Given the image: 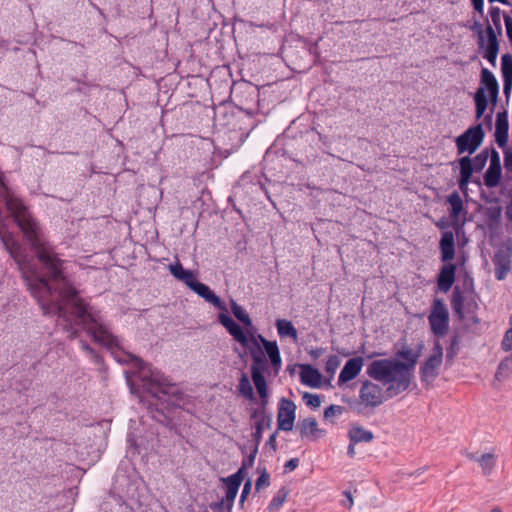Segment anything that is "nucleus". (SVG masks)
Segmentation results:
<instances>
[{
	"label": "nucleus",
	"instance_id": "obj_11",
	"mask_svg": "<svg viewBox=\"0 0 512 512\" xmlns=\"http://www.w3.org/2000/svg\"><path fill=\"white\" fill-rule=\"evenodd\" d=\"M502 176L500 155L495 149H491L490 164L484 174V184L488 188H495L500 184Z\"/></svg>",
	"mask_w": 512,
	"mask_h": 512
},
{
	"label": "nucleus",
	"instance_id": "obj_54",
	"mask_svg": "<svg viewBox=\"0 0 512 512\" xmlns=\"http://www.w3.org/2000/svg\"><path fill=\"white\" fill-rule=\"evenodd\" d=\"M355 445H356V444H352V442L350 441L349 446H348V450H347V454H348L350 457H354V456H355V454H356V451H355Z\"/></svg>",
	"mask_w": 512,
	"mask_h": 512
},
{
	"label": "nucleus",
	"instance_id": "obj_46",
	"mask_svg": "<svg viewBox=\"0 0 512 512\" xmlns=\"http://www.w3.org/2000/svg\"><path fill=\"white\" fill-rule=\"evenodd\" d=\"M251 488H252V482H251V480H247L244 484V487H243V490L241 493V497H240L241 502H244L246 497L249 495Z\"/></svg>",
	"mask_w": 512,
	"mask_h": 512
},
{
	"label": "nucleus",
	"instance_id": "obj_27",
	"mask_svg": "<svg viewBox=\"0 0 512 512\" xmlns=\"http://www.w3.org/2000/svg\"><path fill=\"white\" fill-rule=\"evenodd\" d=\"M170 273L178 280L184 282L188 287L195 278L192 271L185 270L180 262H176L169 265Z\"/></svg>",
	"mask_w": 512,
	"mask_h": 512
},
{
	"label": "nucleus",
	"instance_id": "obj_14",
	"mask_svg": "<svg viewBox=\"0 0 512 512\" xmlns=\"http://www.w3.org/2000/svg\"><path fill=\"white\" fill-rule=\"evenodd\" d=\"M222 481L224 482L226 488L225 502L228 508H231L238 493V489L243 481L242 470H239L235 474L222 479ZM222 503L224 504V500Z\"/></svg>",
	"mask_w": 512,
	"mask_h": 512
},
{
	"label": "nucleus",
	"instance_id": "obj_38",
	"mask_svg": "<svg viewBox=\"0 0 512 512\" xmlns=\"http://www.w3.org/2000/svg\"><path fill=\"white\" fill-rule=\"evenodd\" d=\"M340 363H341V360L338 356L331 355L326 362L325 371L328 374H330L331 376H333L335 374L336 370L338 369V367L340 366Z\"/></svg>",
	"mask_w": 512,
	"mask_h": 512
},
{
	"label": "nucleus",
	"instance_id": "obj_21",
	"mask_svg": "<svg viewBox=\"0 0 512 512\" xmlns=\"http://www.w3.org/2000/svg\"><path fill=\"white\" fill-rule=\"evenodd\" d=\"M422 348H423V344L421 343V344H419L417 351H413L409 347H403L397 353V355L400 358L406 360V362H404V364L407 368L410 369V372H412L413 374H414V370H415L416 364L418 362V359L421 355Z\"/></svg>",
	"mask_w": 512,
	"mask_h": 512
},
{
	"label": "nucleus",
	"instance_id": "obj_40",
	"mask_svg": "<svg viewBox=\"0 0 512 512\" xmlns=\"http://www.w3.org/2000/svg\"><path fill=\"white\" fill-rule=\"evenodd\" d=\"M509 324H510V328L506 331V333L503 337V340L501 342V347L505 351L512 350V313L509 318Z\"/></svg>",
	"mask_w": 512,
	"mask_h": 512
},
{
	"label": "nucleus",
	"instance_id": "obj_31",
	"mask_svg": "<svg viewBox=\"0 0 512 512\" xmlns=\"http://www.w3.org/2000/svg\"><path fill=\"white\" fill-rule=\"evenodd\" d=\"M231 310L234 316L245 325L246 329H250V331L254 329L252 326L251 318L240 305L233 301Z\"/></svg>",
	"mask_w": 512,
	"mask_h": 512
},
{
	"label": "nucleus",
	"instance_id": "obj_5",
	"mask_svg": "<svg viewBox=\"0 0 512 512\" xmlns=\"http://www.w3.org/2000/svg\"><path fill=\"white\" fill-rule=\"evenodd\" d=\"M452 308L461 319L473 318L478 309L476 296L467 290L460 291L455 287L451 300Z\"/></svg>",
	"mask_w": 512,
	"mask_h": 512
},
{
	"label": "nucleus",
	"instance_id": "obj_32",
	"mask_svg": "<svg viewBox=\"0 0 512 512\" xmlns=\"http://www.w3.org/2000/svg\"><path fill=\"white\" fill-rule=\"evenodd\" d=\"M448 203L451 206V216L457 218L463 209V202L460 195L457 192L452 193L448 197Z\"/></svg>",
	"mask_w": 512,
	"mask_h": 512
},
{
	"label": "nucleus",
	"instance_id": "obj_7",
	"mask_svg": "<svg viewBox=\"0 0 512 512\" xmlns=\"http://www.w3.org/2000/svg\"><path fill=\"white\" fill-rule=\"evenodd\" d=\"M484 140V130L481 124L468 128L463 134L456 138V147L458 154L465 152L472 154L482 144Z\"/></svg>",
	"mask_w": 512,
	"mask_h": 512
},
{
	"label": "nucleus",
	"instance_id": "obj_6",
	"mask_svg": "<svg viewBox=\"0 0 512 512\" xmlns=\"http://www.w3.org/2000/svg\"><path fill=\"white\" fill-rule=\"evenodd\" d=\"M389 398L388 392H386L384 387L370 380H365L359 390L360 403L365 407H378Z\"/></svg>",
	"mask_w": 512,
	"mask_h": 512
},
{
	"label": "nucleus",
	"instance_id": "obj_49",
	"mask_svg": "<svg viewBox=\"0 0 512 512\" xmlns=\"http://www.w3.org/2000/svg\"><path fill=\"white\" fill-rule=\"evenodd\" d=\"M512 91V79H503V92L508 97Z\"/></svg>",
	"mask_w": 512,
	"mask_h": 512
},
{
	"label": "nucleus",
	"instance_id": "obj_3",
	"mask_svg": "<svg viewBox=\"0 0 512 512\" xmlns=\"http://www.w3.org/2000/svg\"><path fill=\"white\" fill-rule=\"evenodd\" d=\"M255 338H257L256 343L258 345V348H256L252 344H250V347H247V349H249L251 357L253 359L252 365H257L258 367H261V368L264 367V356H263L262 348H261V344H262L272 365L277 369L280 368L282 361H281L277 343L275 341L266 340L260 334L255 335Z\"/></svg>",
	"mask_w": 512,
	"mask_h": 512
},
{
	"label": "nucleus",
	"instance_id": "obj_24",
	"mask_svg": "<svg viewBox=\"0 0 512 512\" xmlns=\"http://www.w3.org/2000/svg\"><path fill=\"white\" fill-rule=\"evenodd\" d=\"M487 36H488V46L485 52V59H487L491 64H495L496 58L498 55V42L497 36L494 29L491 26L487 27Z\"/></svg>",
	"mask_w": 512,
	"mask_h": 512
},
{
	"label": "nucleus",
	"instance_id": "obj_47",
	"mask_svg": "<svg viewBox=\"0 0 512 512\" xmlns=\"http://www.w3.org/2000/svg\"><path fill=\"white\" fill-rule=\"evenodd\" d=\"M504 166L508 171L512 172V152L511 151H505Z\"/></svg>",
	"mask_w": 512,
	"mask_h": 512
},
{
	"label": "nucleus",
	"instance_id": "obj_56",
	"mask_svg": "<svg viewBox=\"0 0 512 512\" xmlns=\"http://www.w3.org/2000/svg\"><path fill=\"white\" fill-rule=\"evenodd\" d=\"M274 450L276 449V435L272 434L267 442Z\"/></svg>",
	"mask_w": 512,
	"mask_h": 512
},
{
	"label": "nucleus",
	"instance_id": "obj_57",
	"mask_svg": "<svg viewBox=\"0 0 512 512\" xmlns=\"http://www.w3.org/2000/svg\"><path fill=\"white\" fill-rule=\"evenodd\" d=\"M490 512H503L500 508L495 507Z\"/></svg>",
	"mask_w": 512,
	"mask_h": 512
},
{
	"label": "nucleus",
	"instance_id": "obj_19",
	"mask_svg": "<svg viewBox=\"0 0 512 512\" xmlns=\"http://www.w3.org/2000/svg\"><path fill=\"white\" fill-rule=\"evenodd\" d=\"M441 259L443 262L451 261L455 256V240L454 235L450 231L442 234L440 240Z\"/></svg>",
	"mask_w": 512,
	"mask_h": 512
},
{
	"label": "nucleus",
	"instance_id": "obj_8",
	"mask_svg": "<svg viewBox=\"0 0 512 512\" xmlns=\"http://www.w3.org/2000/svg\"><path fill=\"white\" fill-rule=\"evenodd\" d=\"M432 332L437 336H444L449 325V313L441 299L433 301L431 313L428 317Z\"/></svg>",
	"mask_w": 512,
	"mask_h": 512
},
{
	"label": "nucleus",
	"instance_id": "obj_35",
	"mask_svg": "<svg viewBox=\"0 0 512 512\" xmlns=\"http://www.w3.org/2000/svg\"><path fill=\"white\" fill-rule=\"evenodd\" d=\"M258 471L260 472V475L255 483L256 492L260 491L261 489H265L270 485V475L267 470L265 468H258Z\"/></svg>",
	"mask_w": 512,
	"mask_h": 512
},
{
	"label": "nucleus",
	"instance_id": "obj_52",
	"mask_svg": "<svg viewBox=\"0 0 512 512\" xmlns=\"http://www.w3.org/2000/svg\"><path fill=\"white\" fill-rule=\"evenodd\" d=\"M474 6V9L478 11L480 14H483L484 8V0H471Z\"/></svg>",
	"mask_w": 512,
	"mask_h": 512
},
{
	"label": "nucleus",
	"instance_id": "obj_10",
	"mask_svg": "<svg viewBox=\"0 0 512 512\" xmlns=\"http://www.w3.org/2000/svg\"><path fill=\"white\" fill-rule=\"evenodd\" d=\"M443 362V348L439 341L434 342L431 355L420 367V373L423 381L434 380Z\"/></svg>",
	"mask_w": 512,
	"mask_h": 512
},
{
	"label": "nucleus",
	"instance_id": "obj_2",
	"mask_svg": "<svg viewBox=\"0 0 512 512\" xmlns=\"http://www.w3.org/2000/svg\"><path fill=\"white\" fill-rule=\"evenodd\" d=\"M366 373L383 385L389 397L408 390L414 377L404 362L392 358L374 360L367 367Z\"/></svg>",
	"mask_w": 512,
	"mask_h": 512
},
{
	"label": "nucleus",
	"instance_id": "obj_1",
	"mask_svg": "<svg viewBox=\"0 0 512 512\" xmlns=\"http://www.w3.org/2000/svg\"><path fill=\"white\" fill-rule=\"evenodd\" d=\"M0 240L16 262L44 314H56L68 337L80 326L119 363L135 362L143 389L152 397L177 404L179 387L163 373L128 353L99 310L86 304L65 275L64 261L44 239L41 228L23 201L6 186L0 174Z\"/></svg>",
	"mask_w": 512,
	"mask_h": 512
},
{
	"label": "nucleus",
	"instance_id": "obj_51",
	"mask_svg": "<svg viewBox=\"0 0 512 512\" xmlns=\"http://www.w3.org/2000/svg\"><path fill=\"white\" fill-rule=\"evenodd\" d=\"M324 352L325 350L323 348H311L310 350H308L309 355L313 359L319 358Z\"/></svg>",
	"mask_w": 512,
	"mask_h": 512
},
{
	"label": "nucleus",
	"instance_id": "obj_22",
	"mask_svg": "<svg viewBox=\"0 0 512 512\" xmlns=\"http://www.w3.org/2000/svg\"><path fill=\"white\" fill-rule=\"evenodd\" d=\"M261 367H258L257 365L251 366V376L252 380L255 384V387L257 389V392L262 399V403H265V400L267 398V386H266V380L263 376Z\"/></svg>",
	"mask_w": 512,
	"mask_h": 512
},
{
	"label": "nucleus",
	"instance_id": "obj_28",
	"mask_svg": "<svg viewBox=\"0 0 512 512\" xmlns=\"http://www.w3.org/2000/svg\"><path fill=\"white\" fill-rule=\"evenodd\" d=\"M298 429L300 430L301 437H308L315 439L317 436L318 424L315 418H305L298 423Z\"/></svg>",
	"mask_w": 512,
	"mask_h": 512
},
{
	"label": "nucleus",
	"instance_id": "obj_26",
	"mask_svg": "<svg viewBox=\"0 0 512 512\" xmlns=\"http://www.w3.org/2000/svg\"><path fill=\"white\" fill-rule=\"evenodd\" d=\"M348 437L352 444H358L361 442H371L374 438V435L371 431L366 430L363 427L354 426L349 430Z\"/></svg>",
	"mask_w": 512,
	"mask_h": 512
},
{
	"label": "nucleus",
	"instance_id": "obj_9",
	"mask_svg": "<svg viewBox=\"0 0 512 512\" xmlns=\"http://www.w3.org/2000/svg\"><path fill=\"white\" fill-rule=\"evenodd\" d=\"M218 319L219 322L233 336V338L243 347L247 348L250 347V344H252L258 348L256 343L257 338H255L253 331H250V329H246L244 331L230 316L225 313H220Z\"/></svg>",
	"mask_w": 512,
	"mask_h": 512
},
{
	"label": "nucleus",
	"instance_id": "obj_16",
	"mask_svg": "<svg viewBox=\"0 0 512 512\" xmlns=\"http://www.w3.org/2000/svg\"><path fill=\"white\" fill-rule=\"evenodd\" d=\"M456 266L452 263H446L442 266L437 279L438 289L447 293L455 281Z\"/></svg>",
	"mask_w": 512,
	"mask_h": 512
},
{
	"label": "nucleus",
	"instance_id": "obj_30",
	"mask_svg": "<svg viewBox=\"0 0 512 512\" xmlns=\"http://www.w3.org/2000/svg\"><path fill=\"white\" fill-rule=\"evenodd\" d=\"M474 99L476 103V117L479 119L486 111L488 105L485 89L483 87L478 88V90L475 93Z\"/></svg>",
	"mask_w": 512,
	"mask_h": 512
},
{
	"label": "nucleus",
	"instance_id": "obj_13",
	"mask_svg": "<svg viewBox=\"0 0 512 512\" xmlns=\"http://www.w3.org/2000/svg\"><path fill=\"white\" fill-rule=\"evenodd\" d=\"M363 365L364 359L362 357H354L349 359L340 372L338 385H342L355 379L361 372Z\"/></svg>",
	"mask_w": 512,
	"mask_h": 512
},
{
	"label": "nucleus",
	"instance_id": "obj_33",
	"mask_svg": "<svg viewBox=\"0 0 512 512\" xmlns=\"http://www.w3.org/2000/svg\"><path fill=\"white\" fill-rule=\"evenodd\" d=\"M238 389H239V392L247 399L252 400L254 398L253 387H252L250 380L246 374L241 375Z\"/></svg>",
	"mask_w": 512,
	"mask_h": 512
},
{
	"label": "nucleus",
	"instance_id": "obj_20",
	"mask_svg": "<svg viewBox=\"0 0 512 512\" xmlns=\"http://www.w3.org/2000/svg\"><path fill=\"white\" fill-rule=\"evenodd\" d=\"M480 87H483L485 89V91L488 90L491 98L494 101L496 100V98L498 96V92H499L498 82H497L495 76L493 75V73L490 70H488L487 68H483L481 71V86Z\"/></svg>",
	"mask_w": 512,
	"mask_h": 512
},
{
	"label": "nucleus",
	"instance_id": "obj_36",
	"mask_svg": "<svg viewBox=\"0 0 512 512\" xmlns=\"http://www.w3.org/2000/svg\"><path fill=\"white\" fill-rule=\"evenodd\" d=\"M495 137H496V142L500 147H504L506 145L507 137H508L507 125H505L502 128L500 120H498V122H497Z\"/></svg>",
	"mask_w": 512,
	"mask_h": 512
},
{
	"label": "nucleus",
	"instance_id": "obj_23",
	"mask_svg": "<svg viewBox=\"0 0 512 512\" xmlns=\"http://www.w3.org/2000/svg\"><path fill=\"white\" fill-rule=\"evenodd\" d=\"M275 326L280 338H290L294 343L298 341V333L291 321L277 319Z\"/></svg>",
	"mask_w": 512,
	"mask_h": 512
},
{
	"label": "nucleus",
	"instance_id": "obj_37",
	"mask_svg": "<svg viewBox=\"0 0 512 512\" xmlns=\"http://www.w3.org/2000/svg\"><path fill=\"white\" fill-rule=\"evenodd\" d=\"M302 398L306 405L311 408H318L321 405V398L318 394L304 392Z\"/></svg>",
	"mask_w": 512,
	"mask_h": 512
},
{
	"label": "nucleus",
	"instance_id": "obj_53",
	"mask_svg": "<svg viewBox=\"0 0 512 512\" xmlns=\"http://www.w3.org/2000/svg\"><path fill=\"white\" fill-rule=\"evenodd\" d=\"M344 495L346 496L347 501H344L343 505L348 507V508H351L353 506L352 494L349 491H345Z\"/></svg>",
	"mask_w": 512,
	"mask_h": 512
},
{
	"label": "nucleus",
	"instance_id": "obj_29",
	"mask_svg": "<svg viewBox=\"0 0 512 512\" xmlns=\"http://www.w3.org/2000/svg\"><path fill=\"white\" fill-rule=\"evenodd\" d=\"M510 376H512V356L506 357L500 362L495 374V379L501 381Z\"/></svg>",
	"mask_w": 512,
	"mask_h": 512
},
{
	"label": "nucleus",
	"instance_id": "obj_12",
	"mask_svg": "<svg viewBox=\"0 0 512 512\" xmlns=\"http://www.w3.org/2000/svg\"><path fill=\"white\" fill-rule=\"evenodd\" d=\"M296 406L294 402L288 399H282L278 410V428L283 431L293 429L295 420Z\"/></svg>",
	"mask_w": 512,
	"mask_h": 512
},
{
	"label": "nucleus",
	"instance_id": "obj_17",
	"mask_svg": "<svg viewBox=\"0 0 512 512\" xmlns=\"http://www.w3.org/2000/svg\"><path fill=\"white\" fill-rule=\"evenodd\" d=\"M466 456L471 461H475L479 464V466L482 470V474L484 476H489L494 471V468L496 466V458H497V456L495 455L494 452L484 453L480 456H478L475 453H467Z\"/></svg>",
	"mask_w": 512,
	"mask_h": 512
},
{
	"label": "nucleus",
	"instance_id": "obj_42",
	"mask_svg": "<svg viewBox=\"0 0 512 512\" xmlns=\"http://www.w3.org/2000/svg\"><path fill=\"white\" fill-rule=\"evenodd\" d=\"M343 412V407L339 405H330L324 411V417L329 419L333 416L340 415Z\"/></svg>",
	"mask_w": 512,
	"mask_h": 512
},
{
	"label": "nucleus",
	"instance_id": "obj_55",
	"mask_svg": "<svg viewBox=\"0 0 512 512\" xmlns=\"http://www.w3.org/2000/svg\"><path fill=\"white\" fill-rule=\"evenodd\" d=\"M506 216L509 220L512 221V197L506 209Z\"/></svg>",
	"mask_w": 512,
	"mask_h": 512
},
{
	"label": "nucleus",
	"instance_id": "obj_59",
	"mask_svg": "<svg viewBox=\"0 0 512 512\" xmlns=\"http://www.w3.org/2000/svg\"><path fill=\"white\" fill-rule=\"evenodd\" d=\"M376 354H372V355H369L368 358H372L373 356H375Z\"/></svg>",
	"mask_w": 512,
	"mask_h": 512
},
{
	"label": "nucleus",
	"instance_id": "obj_25",
	"mask_svg": "<svg viewBox=\"0 0 512 512\" xmlns=\"http://www.w3.org/2000/svg\"><path fill=\"white\" fill-rule=\"evenodd\" d=\"M495 277L503 280L510 271V259L505 253H497L494 258Z\"/></svg>",
	"mask_w": 512,
	"mask_h": 512
},
{
	"label": "nucleus",
	"instance_id": "obj_58",
	"mask_svg": "<svg viewBox=\"0 0 512 512\" xmlns=\"http://www.w3.org/2000/svg\"><path fill=\"white\" fill-rule=\"evenodd\" d=\"M446 357L447 358H452V356L449 353L446 354Z\"/></svg>",
	"mask_w": 512,
	"mask_h": 512
},
{
	"label": "nucleus",
	"instance_id": "obj_48",
	"mask_svg": "<svg viewBox=\"0 0 512 512\" xmlns=\"http://www.w3.org/2000/svg\"><path fill=\"white\" fill-rule=\"evenodd\" d=\"M299 465V460L297 458H292L285 464V471L291 472L296 469Z\"/></svg>",
	"mask_w": 512,
	"mask_h": 512
},
{
	"label": "nucleus",
	"instance_id": "obj_15",
	"mask_svg": "<svg viewBox=\"0 0 512 512\" xmlns=\"http://www.w3.org/2000/svg\"><path fill=\"white\" fill-rule=\"evenodd\" d=\"M189 288L215 307L221 310H226V307L222 303L221 299L215 295L214 292L206 284L194 280L191 284L189 283Z\"/></svg>",
	"mask_w": 512,
	"mask_h": 512
},
{
	"label": "nucleus",
	"instance_id": "obj_4",
	"mask_svg": "<svg viewBox=\"0 0 512 512\" xmlns=\"http://www.w3.org/2000/svg\"><path fill=\"white\" fill-rule=\"evenodd\" d=\"M490 153L491 151H489L488 149H484L479 154H477L473 159L469 158L468 156H465L459 160V187L461 190L467 188L474 171H481L485 167L488 158H490Z\"/></svg>",
	"mask_w": 512,
	"mask_h": 512
},
{
	"label": "nucleus",
	"instance_id": "obj_50",
	"mask_svg": "<svg viewBox=\"0 0 512 512\" xmlns=\"http://www.w3.org/2000/svg\"><path fill=\"white\" fill-rule=\"evenodd\" d=\"M80 347L83 351L87 352L88 354H90L91 356H97V354L95 353L94 349L85 341L81 340L80 341Z\"/></svg>",
	"mask_w": 512,
	"mask_h": 512
},
{
	"label": "nucleus",
	"instance_id": "obj_18",
	"mask_svg": "<svg viewBox=\"0 0 512 512\" xmlns=\"http://www.w3.org/2000/svg\"><path fill=\"white\" fill-rule=\"evenodd\" d=\"M300 368V380L304 385L312 388L321 387L322 376L317 369L308 364L301 365Z\"/></svg>",
	"mask_w": 512,
	"mask_h": 512
},
{
	"label": "nucleus",
	"instance_id": "obj_34",
	"mask_svg": "<svg viewBox=\"0 0 512 512\" xmlns=\"http://www.w3.org/2000/svg\"><path fill=\"white\" fill-rule=\"evenodd\" d=\"M501 71L503 79H512V55L504 54L502 56Z\"/></svg>",
	"mask_w": 512,
	"mask_h": 512
},
{
	"label": "nucleus",
	"instance_id": "obj_45",
	"mask_svg": "<svg viewBox=\"0 0 512 512\" xmlns=\"http://www.w3.org/2000/svg\"><path fill=\"white\" fill-rule=\"evenodd\" d=\"M504 22L506 26L507 37L512 44V18L509 15H504Z\"/></svg>",
	"mask_w": 512,
	"mask_h": 512
},
{
	"label": "nucleus",
	"instance_id": "obj_41",
	"mask_svg": "<svg viewBox=\"0 0 512 512\" xmlns=\"http://www.w3.org/2000/svg\"><path fill=\"white\" fill-rule=\"evenodd\" d=\"M490 17L491 21L496 27V29L501 31V10L498 7H492L490 9Z\"/></svg>",
	"mask_w": 512,
	"mask_h": 512
},
{
	"label": "nucleus",
	"instance_id": "obj_39",
	"mask_svg": "<svg viewBox=\"0 0 512 512\" xmlns=\"http://www.w3.org/2000/svg\"><path fill=\"white\" fill-rule=\"evenodd\" d=\"M286 498H287V492L285 491V489H280L276 493V495L273 497V499L270 503V508L274 509V510L279 509L285 502Z\"/></svg>",
	"mask_w": 512,
	"mask_h": 512
},
{
	"label": "nucleus",
	"instance_id": "obj_43",
	"mask_svg": "<svg viewBox=\"0 0 512 512\" xmlns=\"http://www.w3.org/2000/svg\"><path fill=\"white\" fill-rule=\"evenodd\" d=\"M257 453H258L257 445H253V448L251 450L249 457L243 462L242 467L239 470L243 471L245 469V467H247V466L251 467L254 464Z\"/></svg>",
	"mask_w": 512,
	"mask_h": 512
},
{
	"label": "nucleus",
	"instance_id": "obj_44",
	"mask_svg": "<svg viewBox=\"0 0 512 512\" xmlns=\"http://www.w3.org/2000/svg\"><path fill=\"white\" fill-rule=\"evenodd\" d=\"M262 432H263V423L262 422H257L255 424V431L253 433V440H254V445H257V447L259 446L260 442H261V438H262Z\"/></svg>",
	"mask_w": 512,
	"mask_h": 512
}]
</instances>
